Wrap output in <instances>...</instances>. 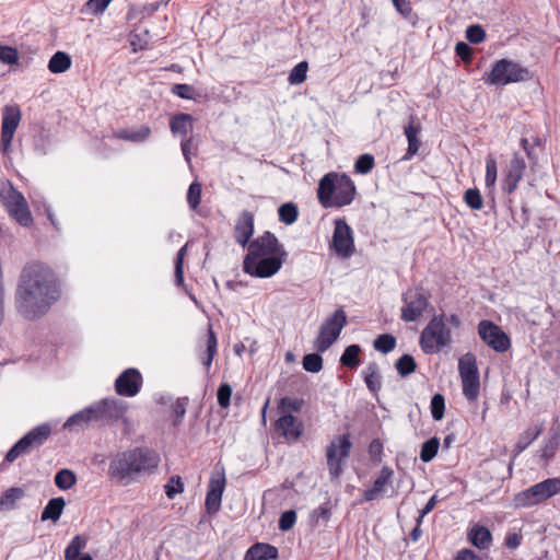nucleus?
<instances>
[{
    "label": "nucleus",
    "mask_w": 560,
    "mask_h": 560,
    "mask_svg": "<svg viewBox=\"0 0 560 560\" xmlns=\"http://www.w3.org/2000/svg\"><path fill=\"white\" fill-rule=\"evenodd\" d=\"M59 296V284L49 267L34 262L24 268L16 301L19 312L25 318L44 315Z\"/></svg>",
    "instance_id": "1"
},
{
    "label": "nucleus",
    "mask_w": 560,
    "mask_h": 560,
    "mask_svg": "<svg viewBox=\"0 0 560 560\" xmlns=\"http://www.w3.org/2000/svg\"><path fill=\"white\" fill-rule=\"evenodd\" d=\"M160 463L156 452L148 447H136L117 453L110 460L108 476L112 479L125 480L136 475L152 472Z\"/></svg>",
    "instance_id": "2"
},
{
    "label": "nucleus",
    "mask_w": 560,
    "mask_h": 560,
    "mask_svg": "<svg viewBox=\"0 0 560 560\" xmlns=\"http://www.w3.org/2000/svg\"><path fill=\"white\" fill-rule=\"evenodd\" d=\"M317 195L325 208L343 207L352 202L355 186L346 174L329 173L320 179Z\"/></svg>",
    "instance_id": "3"
},
{
    "label": "nucleus",
    "mask_w": 560,
    "mask_h": 560,
    "mask_svg": "<svg viewBox=\"0 0 560 560\" xmlns=\"http://www.w3.org/2000/svg\"><path fill=\"white\" fill-rule=\"evenodd\" d=\"M452 342L451 329L446 326L445 316H434L423 328L420 346L424 353L431 354L448 347Z\"/></svg>",
    "instance_id": "4"
},
{
    "label": "nucleus",
    "mask_w": 560,
    "mask_h": 560,
    "mask_svg": "<svg viewBox=\"0 0 560 560\" xmlns=\"http://www.w3.org/2000/svg\"><path fill=\"white\" fill-rule=\"evenodd\" d=\"M50 433L51 428L47 423L37 425L32 429L8 451L1 467H5L20 456L26 455L34 448L42 446L47 441Z\"/></svg>",
    "instance_id": "5"
},
{
    "label": "nucleus",
    "mask_w": 560,
    "mask_h": 560,
    "mask_svg": "<svg viewBox=\"0 0 560 560\" xmlns=\"http://www.w3.org/2000/svg\"><path fill=\"white\" fill-rule=\"evenodd\" d=\"M50 433L51 428L47 423L37 425L32 429L8 451L1 467H5L20 456L26 455L34 448L42 446L47 441Z\"/></svg>",
    "instance_id": "6"
},
{
    "label": "nucleus",
    "mask_w": 560,
    "mask_h": 560,
    "mask_svg": "<svg viewBox=\"0 0 560 560\" xmlns=\"http://www.w3.org/2000/svg\"><path fill=\"white\" fill-rule=\"evenodd\" d=\"M530 78L527 68L509 59L498 60L491 71L485 78V82L490 85H506Z\"/></svg>",
    "instance_id": "7"
},
{
    "label": "nucleus",
    "mask_w": 560,
    "mask_h": 560,
    "mask_svg": "<svg viewBox=\"0 0 560 560\" xmlns=\"http://www.w3.org/2000/svg\"><path fill=\"white\" fill-rule=\"evenodd\" d=\"M347 324V315L343 310H336L319 327L318 336L314 341V348L318 352H325L338 339Z\"/></svg>",
    "instance_id": "8"
},
{
    "label": "nucleus",
    "mask_w": 560,
    "mask_h": 560,
    "mask_svg": "<svg viewBox=\"0 0 560 560\" xmlns=\"http://www.w3.org/2000/svg\"><path fill=\"white\" fill-rule=\"evenodd\" d=\"M430 293L420 287L410 288L401 295L400 318L410 323L418 320L429 306Z\"/></svg>",
    "instance_id": "9"
},
{
    "label": "nucleus",
    "mask_w": 560,
    "mask_h": 560,
    "mask_svg": "<svg viewBox=\"0 0 560 560\" xmlns=\"http://www.w3.org/2000/svg\"><path fill=\"white\" fill-rule=\"evenodd\" d=\"M352 447L350 435L342 434L334 438L326 448V458L329 475L338 478L342 472L345 460L349 457Z\"/></svg>",
    "instance_id": "10"
},
{
    "label": "nucleus",
    "mask_w": 560,
    "mask_h": 560,
    "mask_svg": "<svg viewBox=\"0 0 560 560\" xmlns=\"http://www.w3.org/2000/svg\"><path fill=\"white\" fill-rule=\"evenodd\" d=\"M92 405L96 415V422L112 424L122 421L125 425H129L130 420L126 417L129 406L126 401L117 398H104Z\"/></svg>",
    "instance_id": "11"
},
{
    "label": "nucleus",
    "mask_w": 560,
    "mask_h": 560,
    "mask_svg": "<svg viewBox=\"0 0 560 560\" xmlns=\"http://www.w3.org/2000/svg\"><path fill=\"white\" fill-rule=\"evenodd\" d=\"M0 197L10 213V215L23 226H28L33 222L28 205L24 196L12 185L3 188Z\"/></svg>",
    "instance_id": "12"
},
{
    "label": "nucleus",
    "mask_w": 560,
    "mask_h": 560,
    "mask_svg": "<svg viewBox=\"0 0 560 560\" xmlns=\"http://www.w3.org/2000/svg\"><path fill=\"white\" fill-rule=\"evenodd\" d=\"M285 255H271L269 257H245L243 269L246 273L257 278H269L276 275L283 262Z\"/></svg>",
    "instance_id": "13"
},
{
    "label": "nucleus",
    "mask_w": 560,
    "mask_h": 560,
    "mask_svg": "<svg viewBox=\"0 0 560 560\" xmlns=\"http://www.w3.org/2000/svg\"><path fill=\"white\" fill-rule=\"evenodd\" d=\"M21 117V109L18 105H7L3 108L0 145L4 154H8L11 150V143Z\"/></svg>",
    "instance_id": "14"
},
{
    "label": "nucleus",
    "mask_w": 560,
    "mask_h": 560,
    "mask_svg": "<svg viewBox=\"0 0 560 560\" xmlns=\"http://www.w3.org/2000/svg\"><path fill=\"white\" fill-rule=\"evenodd\" d=\"M332 248L342 258H349L354 253L352 230L345 219L335 220Z\"/></svg>",
    "instance_id": "15"
},
{
    "label": "nucleus",
    "mask_w": 560,
    "mask_h": 560,
    "mask_svg": "<svg viewBox=\"0 0 560 560\" xmlns=\"http://www.w3.org/2000/svg\"><path fill=\"white\" fill-rule=\"evenodd\" d=\"M478 334L497 352H504L511 346L508 335L492 322L481 320L478 325Z\"/></svg>",
    "instance_id": "16"
},
{
    "label": "nucleus",
    "mask_w": 560,
    "mask_h": 560,
    "mask_svg": "<svg viewBox=\"0 0 560 560\" xmlns=\"http://www.w3.org/2000/svg\"><path fill=\"white\" fill-rule=\"evenodd\" d=\"M271 255H287V253L277 237L272 233L266 232L248 245V253L245 257L259 258Z\"/></svg>",
    "instance_id": "17"
},
{
    "label": "nucleus",
    "mask_w": 560,
    "mask_h": 560,
    "mask_svg": "<svg viewBox=\"0 0 560 560\" xmlns=\"http://www.w3.org/2000/svg\"><path fill=\"white\" fill-rule=\"evenodd\" d=\"M142 385V376L137 369L125 370L115 381V390L125 397L136 396Z\"/></svg>",
    "instance_id": "18"
},
{
    "label": "nucleus",
    "mask_w": 560,
    "mask_h": 560,
    "mask_svg": "<svg viewBox=\"0 0 560 560\" xmlns=\"http://www.w3.org/2000/svg\"><path fill=\"white\" fill-rule=\"evenodd\" d=\"M225 487L224 471L212 476L209 481V488L206 497V509L210 514L217 513L221 506L222 494Z\"/></svg>",
    "instance_id": "19"
},
{
    "label": "nucleus",
    "mask_w": 560,
    "mask_h": 560,
    "mask_svg": "<svg viewBox=\"0 0 560 560\" xmlns=\"http://www.w3.org/2000/svg\"><path fill=\"white\" fill-rule=\"evenodd\" d=\"M394 471L388 466L382 467L378 476L373 482L372 488L366 489L363 492V500L364 501H375L382 499L386 491L388 486L392 483Z\"/></svg>",
    "instance_id": "20"
},
{
    "label": "nucleus",
    "mask_w": 560,
    "mask_h": 560,
    "mask_svg": "<svg viewBox=\"0 0 560 560\" xmlns=\"http://www.w3.org/2000/svg\"><path fill=\"white\" fill-rule=\"evenodd\" d=\"M275 427L287 441H298L303 432L302 422L292 415H282Z\"/></svg>",
    "instance_id": "21"
},
{
    "label": "nucleus",
    "mask_w": 560,
    "mask_h": 560,
    "mask_svg": "<svg viewBox=\"0 0 560 560\" xmlns=\"http://www.w3.org/2000/svg\"><path fill=\"white\" fill-rule=\"evenodd\" d=\"M525 168L526 163L524 159L518 153H514L503 182V189L506 192L511 194L516 189L518 182L523 177Z\"/></svg>",
    "instance_id": "22"
},
{
    "label": "nucleus",
    "mask_w": 560,
    "mask_h": 560,
    "mask_svg": "<svg viewBox=\"0 0 560 560\" xmlns=\"http://www.w3.org/2000/svg\"><path fill=\"white\" fill-rule=\"evenodd\" d=\"M254 234V215L252 212L244 210L235 224L234 238L242 246L246 247Z\"/></svg>",
    "instance_id": "23"
},
{
    "label": "nucleus",
    "mask_w": 560,
    "mask_h": 560,
    "mask_svg": "<svg viewBox=\"0 0 560 560\" xmlns=\"http://www.w3.org/2000/svg\"><path fill=\"white\" fill-rule=\"evenodd\" d=\"M93 421L96 422V415L93 405H90L69 417L62 427L65 430H78Z\"/></svg>",
    "instance_id": "24"
},
{
    "label": "nucleus",
    "mask_w": 560,
    "mask_h": 560,
    "mask_svg": "<svg viewBox=\"0 0 560 560\" xmlns=\"http://www.w3.org/2000/svg\"><path fill=\"white\" fill-rule=\"evenodd\" d=\"M420 130V125L416 124V118L411 116L410 122L405 127V136L408 141V149L407 153L404 156V160H410L413 155L418 153L421 144L418 138Z\"/></svg>",
    "instance_id": "25"
},
{
    "label": "nucleus",
    "mask_w": 560,
    "mask_h": 560,
    "mask_svg": "<svg viewBox=\"0 0 560 560\" xmlns=\"http://www.w3.org/2000/svg\"><path fill=\"white\" fill-rule=\"evenodd\" d=\"M468 540L480 550L489 549L492 542L490 530L482 525H474L468 532Z\"/></svg>",
    "instance_id": "26"
},
{
    "label": "nucleus",
    "mask_w": 560,
    "mask_h": 560,
    "mask_svg": "<svg viewBox=\"0 0 560 560\" xmlns=\"http://www.w3.org/2000/svg\"><path fill=\"white\" fill-rule=\"evenodd\" d=\"M278 557V549L269 544L258 542L245 553L244 560H273Z\"/></svg>",
    "instance_id": "27"
},
{
    "label": "nucleus",
    "mask_w": 560,
    "mask_h": 560,
    "mask_svg": "<svg viewBox=\"0 0 560 560\" xmlns=\"http://www.w3.org/2000/svg\"><path fill=\"white\" fill-rule=\"evenodd\" d=\"M194 118L189 114H176L171 118L170 129L173 135H180L183 139L192 131Z\"/></svg>",
    "instance_id": "28"
},
{
    "label": "nucleus",
    "mask_w": 560,
    "mask_h": 560,
    "mask_svg": "<svg viewBox=\"0 0 560 560\" xmlns=\"http://www.w3.org/2000/svg\"><path fill=\"white\" fill-rule=\"evenodd\" d=\"M559 446H560V430L552 429L550 438L548 440L544 441V444L539 450L540 458L545 463H548L551 458H553Z\"/></svg>",
    "instance_id": "29"
},
{
    "label": "nucleus",
    "mask_w": 560,
    "mask_h": 560,
    "mask_svg": "<svg viewBox=\"0 0 560 560\" xmlns=\"http://www.w3.org/2000/svg\"><path fill=\"white\" fill-rule=\"evenodd\" d=\"M65 505L66 501L61 497L49 500L42 512L40 520H51L52 522H57L62 514Z\"/></svg>",
    "instance_id": "30"
},
{
    "label": "nucleus",
    "mask_w": 560,
    "mask_h": 560,
    "mask_svg": "<svg viewBox=\"0 0 560 560\" xmlns=\"http://www.w3.org/2000/svg\"><path fill=\"white\" fill-rule=\"evenodd\" d=\"M150 136L151 128L149 126H141L132 130L124 129L115 133V137L118 139L137 143L144 142Z\"/></svg>",
    "instance_id": "31"
},
{
    "label": "nucleus",
    "mask_w": 560,
    "mask_h": 560,
    "mask_svg": "<svg viewBox=\"0 0 560 560\" xmlns=\"http://www.w3.org/2000/svg\"><path fill=\"white\" fill-rule=\"evenodd\" d=\"M541 501H546L560 493V478H549L535 485Z\"/></svg>",
    "instance_id": "32"
},
{
    "label": "nucleus",
    "mask_w": 560,
    "mask_h": 560,
    "mask_svg": "<svg viewBox=\"0 0 560 560\" xmlns=\"http://www.w3.org/2000/svg\"><path fill=\"white\" fill-rule=\"evenodd\" d=\"M541 499L537 493L535 485L527 488L524 491L518 492L514 497V505L516 508H529L536 504L541 503Z\"/></svg>",
    "instance_id": "33"
},
{
    "label": "nucleus",
    "mask_w": 560,
    "mask_h": 560,
    "mask_svg": "<svg viewBox=\"0 0 560 560\" xmlns=\"http://www.w3.org/2000/svg\"><path fill=\"white\" fill-rule=\"evenodd\" d=\"M541 431L542 425H535L525 430L515 444V455L521 454L525 448H527L540 435Z\"/></svg>",
    "instance_id": "34"
},
{
    "label": "nucleus",
    "mask_w": 560,
    "mask_h": 560,
    "mask_svg": "<svg viewBox=\"0 0 560 560\" xmlns=\"http://www.w3.org/2000/svg\"><path fill=\"white\" fill-rule=\"evenodd\" d=\"M364 381L366 387L374 394H376L382 386L381 374L378 366L375 362L370 363L364 370Z\"/></svg>",
    "instance_id": "35"
},
{
    "label": "nucleus",
    "mask_w": 560,
    "mask_h": 560,
    "mask_svg": "<svg viewBox=\"0 0 560 560\" xmlns=\"http://www.w3.org/2000/svg\"><path fill=\"white\" fill-rule=\"evenodd\" d=\"M71 67V58L63 51H57L48 62V70L51 73L66 72Z\"/></svg>",
    "instance_id": "36"
},
{
    "label": "nucleus",
    "mask_w": 560,
    "mask_h": 560,
    "mask_svg": "<svg viewBox=\"0 0 560 560\" xmlns=\"http://www.w3.org/2000/svg\"><path fill=\"white\" fill-rule=\"evenodd\" d=\"M25 492L20 487H12L5 490L0 498L1 510H12L15 506L16 501L24 497Z\"/></svg>",
    "instance_id": "37"
},
{
    "label": "nucleus",
    "mask_w": 560,
    "mask_h": 560,
    "mask_svg": "<svg viewBox=\"0 0 560 560\" xmlns=\"http://www.w3.org/2000/svg\"><path fill=\"white\" fill-rule=\"evenodd\" d=\"M458 370L462 380L479 376L476 359L472 354L469 353L459 360Z\"/></svg>",
    "instance_id": "38"
},
{
    "label": "nucleus",
    "mask_w": 560,
    "mask_h": 560,
    "mask_svg": "<svg viewBox=\"0 0 560 560\" xmlns=\"http://www.w3.org/2000/svg\"><path fill=\"white\" fill-rule=\"evenodd\" d=\"M77 483V476L71 469L63 468L55 476V485L60 490H69Z\"/></svg>",
    "instance_id": "39"
},
{
    "label": "nucleus",
    "mask_w": 560,
    "mask_h": 560,
    "mask_svg": "<svg viewBox=\"0 0 560 560\" xmlns=\"http://www.w3.org/2000/svg\"><path fill=\"white\" fill-rule=\"evenodd\" d=\"M279 220L287 224L291 225L293 224L299 215V209L298 206L293 202H285L281 205L278 209Z\"/></svg>",
    "instance_id": "40"
},
{
    "label": "nucleus",
    "mask_w": 560,
    "mask_h": 560,
    "mask_svg": "<svg viewBox=\"0 0 560 560\" xmlns=\"http://www.w3.org/2000/svg\"><path fill=\"white\" fill-rule=\"evenodd\" d=\"M360 352H361L360 346H358V345L348 346L345 349V351L340 358V363L349 369L357 368L360 363V360H359Z\"/></svg>",
    "instance_id": "41"
},
{
    "label": "nucleus",
    "mask_w": 560,
    "mask_h": 560,
    "mask_svg": "<svg viewBox=\"0 0 560 560\" xmlns=\"http://www.w3.org/2000/svg\"><path fill=\"white\" fill-rule=\"evenodd\" d=\"M88 539L84 536L77 535L72 538L65 551V560H73L81 555L82 549L85 548Z\"/></svg>",
    "instance_id": "42"
},
{
    "label": "nucleus",
    "mask_w": 560,
    "mask_h": 560,
    "mask_svg": "<svg viewBox=\"0 0 560 560\" xmlns=\"http://www.w3.org/2000/svg\"><path fill=\"white\" fill-rule=\"evenodd\" d=\"M463 394L469 401H475L479 396V376L462 380Z\"/></svg>",
    "instance_id": "43"
},
{
    "label": "nucleus",
    "mask_w": 560,
    "mask_h": 560,
    "mask_svg": "<svg viewBox=\"0 0 560 560\" xmlns=\"http://www.w3.org/2000/svg\"><path fill=\"white\" fill-rule=\"evenodd\" d=\"M395 368L401 377H406L416 371L417 364L410 354H404L395 363Z\"/></svg>",
    "instance_id": "44"
},
{
    "label": "nucleus",
    "mask_w": 560,
    "mask_h": 560,
    "mask_svg": "<svg viewBox=\"0 0 560 560\" xmlns=\"http://www.w3.org/2000/svg\"><path fill=\"white\" fill-rule=\"evenodd\" d=\"M439 446H440V441L438 438H431L428 441H425L422 444L421 452H420L421 460L424 463L431 462L435 457V455L439 451Z\"/></svg>",
    "instance_id": "45"
},
{
    "label": "nucleus",
    "mask_w": 560,
    "mask_h": 560,
    "mask_svg": "<svg viewBox=\"0 0 560 560\" xmlns=\"http://www.w3.org/2000/svg\"><path fill=\"white\" fill-rule=\"evenodd\" d=\"M303 404V399L282 397L278 404V409L281 415H291L292 411L299 412Z\"/></svg>",
    "instance_id": "46"
},
{
    "label": "nucleus",
    "mask_w": 560,
    "mask_h": 560,
    "mask_svg": "<svg viewBox=\"0 0 560 560\" xmlns=\"http://www.w3.org/2000/svg\"><path fill=\"white\" fill-rule=\"evenodd\" d=\"M375 350L382 353L390 352L396 346V338L390 334L380 335L373 342Z\"/></svg>",
    "instance_id": "47"
},
{
    "label": "nucleus",
    "mask_w": 560,
    "mask_h": 560,
    "mask_svg": "<svg viewBox=\"0 0 560 560\" xmlns=\"http://www.w3.org/2000/svg\"><path fill=\"white\" fill-rule=\"evenodd\" d=\"M308 70V63L306 61H301L298 63L289 74L290 84H301L306 80V73Z\"/></svg>",
    "instance_id": "48"
},
{
    "label": "nucleus",
    "mask_w": 560,
    "mask_h": 560,
    "mask_svg": "<svg viewBox=\"0 0 560 560\" xmlns=\"http://www.w3.org/2000/svg\"><path fill=\"white\" fill-rule=\"evenodd\" d=\"M431 415L432 418L436 421H440L444 417L445 411V399L444 396L441 394H435L431 399Z\"/></svg>",
    "instance_id": "49"
},
{
    "label": "nucleus",
    "mask_w": 560,
    "mask_h": 560,
    "mask_svg": "<svg viewBox=\"0 0 560 560\" xmlns=\"http://www.w3.org/2000/svg\"><path fill=\"white\" fill-rule=\"evenodd\" d=\"M466 205L472 210H480L483 206L482 197L477 188H469L464 194Z\"/></svg>",
    "instance_id": "50"
},
{
    "label": "nucleus",
    "mask_w": 560,
    "mask_h": 560,
    "mask_svg": "<svg viewBox=\"0 0 560 560\" xmlns=\"http://www.w3.org/2000/svg\"><path fill=\"white\" fill-rule=\"evenodd\" d=\"M303 368L311 373H318L323 369V359L318 353H310L303 358Z\"/></svg>",
    "instance_id": "51"
},
{
    "label": "nucleus",
    "mask_w": 560,
    "mask_h": 560,
    "mask_svg": "<svg viewBox=\"0 0 560 560\" xmlns=\"http://www.w3.org/2000/svg\"><path fill=\"white\" fill-rule=\"evenodd\" d=\"M374 167V158L371 154L360 155L354 164V170L360 174H368Z\"/></svg>",
    "instance_id": "52"
},
{
    "label": "nucleus",
    "mask_w": 560,
    "mask_h": 560,
    "mask_svg": "<svg viewBox=\"0 0 560 560\" xmlns=\"http://www.w3.org/2000/svg\"><path fill=\"white\" fill-rule=\"evenodd\" d=\"M201 198V185L197 182L190 184L187 191V202L189 207L195 210L200 203Z\"/></svg>",
    "instance_id": "53"
},
{
    "label": "nucleus",
    "mask_w": 560,
    "mask_h": 560,
    "mask_svg": "<svg viewBox=\"0 0 560 560\" xmlns=\"http://www.w3.org/2000/svg\"><path fill=\"white\" fill-rule=\"evenodd\" d=\"M188 404L187 397L178 398L173 405V415H174V425L178 427L182 423V420L186 413V407Z\"/></svg>",
    "instance_id": "54"
},
{
    "label": "nucleus",
    "mask_w": 560,
    "mask_h": 560,
    "mask_svg": "<svg viewBox=\"0 0 560 560\" xmlns=\"http://www.w3.org/2000/svg\"><path fill=\"white\" fill-rule=\"evenodd\" d=\"M0 61L5 65H16L19 52L11 46H0Z\"/></svg>",
    "instance_id": "55"
},
{
    "label": "nucleus",
    "mask_w": 560,
    "mask_h": 560,
    "mask_svg": "<svg viewBox=\"0 0 560 560\" xmlns=\"http://www.w3.org/2000/svg\"><path fill=\"white\" fill-rule=\"evenodd\" d=\"M184 491V485L179 476H172L168 483L165 485V493L168 499Z\"/></svg>",
    "instance_id": "56"
},
{
    "label": "nucleus",
    "mask_w": 560,
    "mask_h": 560,
    "mask_svg": "<svg viewBox=\"0 0 560 560\" xmlns=\"http://www.w3.org/2000/svg\"><path fill=\"white\" fill-rule=\"evenodd\" d=\"M466 38L471 44H480L486 38V32L480 25H470L466 30Z\"/></svg>",
    "instance_id": "57"
},
{
    "label": "nucleus",
    "mask_w": 560,
    "mask_h": 560,
    "mask_svg": "<svg viewBox=\"0 0 560 560\" xmlns=\"http://www.w3.org/2000/svg\"><path fill=\"white\" fill-rule=\"evenodd\" d=\"M217 353V337L210 329L207 341V357L202 359L203 364L209 368L212 363L213 357Z\"/></svg>",
    "instance_id": "58"
},
{
    "label": "nucleus",
    "mask_w": 560,
    "mask_h": 560,
    "mask_svg": "<svg viewBox=\"0 0 560 560\" xmlns=\"http://www.w3.org/2000/svg\"><path fill=\"white\" fill-rule=\"evenodd\" d=\"M232 395V387L228 383H222L217 393L218 402L222 408H228L230 406Z\"/></svg>",
    "instance_id": "59"
},
{
    "label": "nucleus",
    "mask_w": 560,
    "mask_h": 560,
    "mask_svg": "<svg viewBox=\"0 0 560 560\" xmlns=\"http://www.w3.org/2000/svg\"><path fill=\"white\" fill-rule=\"evenodd\" d=\"M173 94L184 100H194L196 96L195 89L191 85L178 83L172 88Z\"/></svg>",
    "instance_id": "60"
},
{
    "label": "nucleus",
    "mask_w": 560,
    "mask_h": 560,
    "mask_svg": "<svg viewBox=\"0 0 560 560\" xmlns=\"http://www.w3.org/2000/svg\"><path fill=\"white\" fill-rule=\"evenodd\" d=\"M295 520H296L295 511L288 510V511L283 512L279 518V528L282 532L290 530L293 527Z\"/></svg>",
    "instance_id": "61"
},
{
    "label": "nucleus",
    "mask_w": 560,
    "mask_h": 560,
    "mask_svg": "<svg viewBox=\"0 0 560 560\" xmlns=\"http://www.w3.org/2000/svg\"><path fill=\"white\" fill-rule=\"evenodd\" d=\"M497 173H498V167H497V162H495L494 158L488 156L487 162H486V184H487V186L494 185V183L497 180Z\"/></svg>",
    "instance_id": "62"
},
{
    "label": "nucleus",
    "mask_w": 560,
    "mask_h": 560,
    "mask_svg": "<svg viewBox=\"0 0 560 560\" xmlns=\"http://www.w3.org/2000/svg\"><path fill=\"white\" fill-rule=\"evenodd\" d=\"M112 0H89L85 4L89 11L94 14L102 13L108 7Z\"/></svg>",
    "instance_id": "63"
},
{
    "label": "nucleus",
    "mask_w": 560,
    "mask_h": 560,
    "mask_svg": "<svg viewBox=\"0 0 560 560\" xmlns=\"http://www.w3.org/2000/svg\"><path fill=\"white\" fill-rule=\"evenodd\" d=\"M396 10L405 18L410 19L412 14V8L409 1L407 0H392Z\"/></svg>",
    "instance_id": "64"
}]
</instances>
